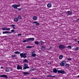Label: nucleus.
<instances>
[{
	"label": "nucleus",
	"instance_id": "53",
	"mask_svg": "<svg viewBox=\"0 0 79 79\" xmlns=\"http://www.w3.org/2000/svg\"><path fill=\"white\" fill-rule=\"evenodd\" d=\"M77 77H79V75L78 76H77Z\"/></svg>",
	"mask_w": 79,
	"mask_h": 79
},
{
	"label": "nucleus",
	"instance_id": "31",
	"mask_svg": "<svg viewBox=\"0 0 79 79\" xmlns=\"http://www.w3.org/2000/svg\"><path fill=\"white\" fill-rule=\"evenodd\" d=\"M67 60L68 61H71L72 60V58H69L67 59Z\"/></svg>",
	"mask_w": 79,
	"mask_h": 79
},
{
	"label": "nucleus",
	"instance_id": "25",
	"mask_svg": "<svg viewBox=\"0 0 79 79\" xmlns=\"http://www.w3.org/2000/svg\"><path fill=\"white\" fill-rule=\"evenodd\" d=\"M35 44L36 45H39V41H35Z\"/></svg>",
	"mask_w": 79,
	"mask_h": 79
},
{
	"label": "nucleus",
	"instance_id": "46",
	"mask_svg": "<svg viewBox=\"0 0 79 79\" xmlns=\"http://www.w3.org/2000/svg\"><path fill=\"white\" fill-rule=\"evenodd\" d=\"M6 37H7L6 36H3V37H4V38H5Z\"/></svg>",
	"mask_w": 79,
	"mask_h": 79
},
{
	"label": "nucleus",
	"instance_id": "12",
	"mask_svg": "<svg viewBox=\"0 0 79 79\" xmlns=\"http://www.w3.org/2000/svg\"><path fill=\"white\" fill-rule=\"evenodd\" d=\"M23 74H24V75L27 76V75H29V73L26 72H24L23 73Z\"/></svg>",
	"mask_w": 79,
	"mask_h": 79
},
{
	"label": "nucleus",
	"instance_id": "55",
	"mask_svg": "<svg viewBox=\"0 0 79 79\" xmlns=\"http://www.w3.org/2000/svg\"><path fill=\"white\" fill-rule=\"evenodd\" d=\"M43 0L44 1V0Z\"/></svg>",
	"mask_w": 79,
	"mask_h": 79
},
{
	"label": "nucleus",
	"instance_id": "43",
	"mask_svg": "<svg viewBox=\"0 0 79 79\" xmlns=\"http://www.w3.org/2000/svg\"><path fill=\"white\" fill-rule=\"evenodd\" d=\"M78 21H79V20H78V19H77V20H74V21H76V22H77L78 23Z\"/></svg>",
	"mask_w": 79,
	"mask_h": 79
},
{
	"label": "nucleus",
	"instance_id": "24",
	"mask_svg": "<svg viewBox=\"0 0 79 79\" xmlns=\"http://www.w3.org/2000/svg\"><path fill=\"white\" fill-rule=\"evenodd\" d=\"M31 57H35L36 56V54H31Z\"/></svg>",
	"mask_w": 79,
	"mask_h": 79
},
{
	"label": "nucleus",
	"instance_id": "7",
	"mask_svg": "<svg viewBox=\"0 0 79 79\" xmlns=\"http://www.w3.org/2000/svg\"><path fill=\"white\" fill-rule=\"evenodd\" d=\"M40 49H41V50H42L43 51H44V50H45L46 48V46L45 45L42 46L40 47Z\"/></svg>",
	"mask_w": 79,
	"mask_h": 79
},
{
	"label": "nucleus",
	"instance_id": "16",
	"mask_svg": "<svg viewBox=\"0 0 79 79\" xmlns=\"http://www.w3.org/2000/svg\"><path fill=\"white\" fill-rule=\"evenodd\" d=\"M60 64L61 66H64V63L62 62Z\"/></svg>",
	"mask_w": 79,
	"mask_h": 79
},
{
	"label": "nucleus",
	"instance_id": "35",
	"mask_svg": "<svg viewBox=\"0 0 79 79\" xmlns=\"http://www.w3.org/2000/svg\"><path fill=\"white\" fill-rule=\"evenodd\" d=\"M79 49V48L78 47L76 48L75 49V50H77Z\"/></svg>",
	"mask_w": 79,
	"mask_h": 79
},
{
	"label": "nucleus",
	"instance_id": "3",
	"mask_svg": "<svg viewBox=\"0 0 79 79\" xmlns=\"http://www.w3.org/2000/svg\"><path fill=\"white\" fill-rule=\"evenodd\" d=\"M21 6V4H13L11 6V7L12 8H14V9H16V10H17L18 9V7H20V6Z\"/></svg>",
	"mask_w": 79,
	"mask_h": 79
},
{
	"label": "nucleus",
	"instance_id": "42",
	"mask_svg": "<svg viewBox=\"0 0 79 79\" xmlns=\"http://www.w3.org/2000/svg\"><path fill=\"white\" fill-rule=\"evenodd\" d=\"M32 24H35V23H37L36 21L34 22H32Z\"/></svg>",
	"mask_w": 79,
	"mask_h": 79
},
{
	"label": "nucleus",
	"instance_id": "28",
	"mask_svg": "<svg viewBox=\"0 0 79 79\" xmlns=\"http://www.w3.org/2000/svg\"><path fill=\"white\" fill-rule=\"evenodd\" d=\"M5 71H6V72H9L10 70L8 68H7L6 69H5Z\"/></svg>",
	"mask_w": 79,
	"mask_h": 79
},
{
	"label": "nucleus",
	"instance_id": "49",
	"mask_svg": "<svg viewBox=\"0 0 79 79\" xmlns=\"http://www.w3.org/2000/svg\"><path fill=\"white\" fill-rule=\"evenodd\" d=\"M31 79H38L37 78H31Z\"/></svg>",
	"mask_w": 79,
	"mask_h": 79
},
{
	"label": "nucleus",
	"instance_id": "33",
	"mask_svg": "<svg viewBox=\"0 0 79 79\" xmlns=\"http://www.w3.org/2000/svg\"><path fill=\"white\" fill-rule=\"evenodd\" d=\"M10 28H8L6 27V31H10Z\"/></svg>",
	"mask_w": 79,
	"mask_h": 79
},
{
	"label": "nucleus",
	"instance_id": "32",
	"mask_svg": "<svg viewBox=\"0 0 79 79\" xmlns=\"http://www.w3.org/2000/svg\"><path fill=\"white\" fill-rule=\"evenodd\" d=\"M10 26L13 27H15V26H16V25L12 24V25H10Z\"/></svg>",
	"mask_w": 79,
	"mask_h": 79
},
{
	"label": "nucleus",
	"instance_id": "34",
	"mask_svg": "<svg viewBox=\"0 0 79 79\" xmlns=\"http://www.w3.org/2000/svg\"><path fill=\"white\" fill-rule=\"evenodd\" d=\"M15 31L14 30H11V32H15Z\"/></svg>",
	"mask_w": 79,
	"mask_h": 79
},
{
	"label": "nucleus",
	"instance_id": "29",
	"mask_svg": "<svg viewBox=\"0 0 79 79\" xmlns=\"http://www.w3.org/2000/svg\"><path fill=\"white\" fill-rule=\"evenodd\" d=\"M32 46H27L26 47V48H32Z\"/></svg>",
	"mask_w": 79,
	"mask_h": 79
},
{
	"label": "nucleus",
	"instance_id": "22",
	"mask_svg": "<svg viewBox=\"0 0 79 79\" xmlns=\"http://www.w3.org/2000/svg\"><path fill=\"white\" fill-rule=\"evenodd\" d=\"M63 55H60L59 56V59L60 60H61L62 58H63Z\"/></svg>",
	"mask_w": 79,
	"mask_h": 79
},
{
	"label": "nucleus",
	"instance_id": "27",
	"mask_svg": "<svg viewBox=\"0 0 79 79\" xmlns=\"http://www.w3.org/2000/svg\"><path fill=\"white\" fill-rule=\"evenodd\" d=\"M67 48H70V49H71L72 48V47H71V45H69L68 46H67Z\"/></svg>",
	"mask_w": 79,
	"mask_h": 79
},
{
	"label": "nucleus",
	"instance_id": "38",
	"mask_svg": "<svg viewBox=\"0 0 79 79\" xmlns=\"http://www.w3.org/2000/svg\"><path fill=\"white\" fill-rule=\"evenodd\" d=\"M11 56L12 57H15V56H16V55H11Z\"/></svg>",
	"mask_w": 79,
	"mask_h": 79
},
{
	"label": "nucleus",
	"instance_id": "54",
	"mask_svg": "<svg viewBox=\"0 0 79 79\" xmlns=\"http://www.w3.org/2000/svg\"><path fill=\"white\" fill-rule=\"evenodd\" d=\"M0 34H1L0 33Z\"/></svg>",
	"mask_w": 79,
	"mask_h": 79
},
{
	"label": "nucleus",
	"instance_id": "21",
	"mask_svg": "<svg viewBox=\"0 0 79 79\" xmlns=\"http://www.w3.org/2000/svg\"><path fill=\"white\" fill-rule=\"evenodd\" d=\"M23 61V63H28L29 62L28 60H27V59H25Z\"/></svg>",
	"mask_w": 79,
	"mask_h": 79
},
{
	"label": "nucleus",
	"instance_id": "4",
	"mask_svg": "<svg viewBox=\"0 0 79 79\" xmlns=\"http://www.w3.org/2000/svg\"><path fill=\"white\" fill-rule=\"evenodd\" d=\"M58 48L60 49H61V50H63L64 49V48H66V46H64V45L60 44L58 46Z\"/></svg>",
	"mask_w": 79,
	"mask_h": 79
},
{
	"label": "nucleus",
	"instance_id": "11",
	"mask_svg": "<svg viewBox=\"0 0 79 79\" xmlns=\"http://www.w3.org/2000/svg\"><path fill=\"white\" fill-rule=\"evenodd\" d=\"M70 65L68 64H66L65 65V66L66 68H69V66Z\"/></svg>",
	"mask_w": 79,
	"mask_h": 79
},
{
	"label": "nucleus",
	"instance_id": "40",
	"mask_svg": "<svg viewBox=\"0 0 79 79\" xmlns=\"http://www.w3.org/2000/svg\"><path fill=\"white\" fill-rule=\"evenodd\" d=\"M35 51H33L31 53H32L33 54H34V53H35Z\"/></svg>",
	"mask_w": 79,
	"mask_h": 79
},
{
	"label": "nucleus",
	"instance_id": "8",
	"mask_svg": "<svg viewBox=\"0 0 79 79\" xmlns=\"http://www.w3.org/2000/svg\"><path fill=\"white\" fill-rule=\"evenodd\" d=\"M0 77H4V78H5L6 79H8V76H7L6 75H4L3 74L2 75H0Z\"/></svg>",
	"mask_w": 79,
	"mask_h": 79
},
{
	"label": "nucleus",
	"instance_id": "45",
	"mask_svg": "<svg viewBox=\"0 0 79 79\" xmlns=\"http://www.w3.org/2000/svg\"><path fill=\"white\" fill-rule=\"evenodd\" d=\"M47 77H52V75H48Z\"/></svg>",
	"mask_w": 79,
	"mask_h": 79
},
{
	"label": "nucleus",
	"instance_id": "44",
	"mask_svg": "<svg viewBox=\"0 0 79 79\" xmlns=\"http://www.w3.org/2000/svg\"><path fill=\"white\" fill-rule=\"evenodd\" d=\"M74 40L75 42H78V41L77 40V39H76L75 40Z\"/></svg>",
	"mask_w": 79,
	"mask_h": 79
},
{
	"label": "nucleus",
	"instance_id": "19",
	"mask_svg": "<svg viewBox=\"0 0 79 79\" xmlns=\"http://www.w3.org/2000/svg\"><path fill=\"white\" fill-rule=\"evenodd\" d=\"M44 43L45 42H44V41H40L39 42V44H40L41 45H43V44H44Z\"/></svg>",
	"mask_w": 79,
	"mask_h": 79
},
{
	"label": "nucleus",
	"instance_id": "26",
	"mask_svg": "<svg viewBox=\"0 0 79 79\" xmlns=\"http://www.w3.org/2000/svg\"><path fill=\"white\" fill-rule=\"evenodd\" d=\"M1 29H2V31H6V27H4V28H2Z\"/></svg>",
	"mask_w": 79,
	"mask_h": 79
},
{
	"label": "nucleus",
	"instance_id": "50",
	"mask_svg": "<svg viewBox=\"0 0 79 79\" xmlns=\"http://www.w3.org/2000/svg\"><path fill=\"white\" fill-rule=\"evenodd\" d=\"M77 42H78V44H79V41H77Z\"/></svg>",
	"mask_w": 79,
	"mask_h": 79
},
{
	"label": "nucleus",
	"instance_id": "36",
	"mask_svg": "<svg viewBox=\"0 0 79 79\" xmlns=\"http://www.w3.org/2000/svg\"><path fill=\"white\" fill-rule=\"evenodd\" d=\"M62 62H63V63H64H64L65 64V63H66V61H65V60H64V61H62Z\"/></svg>",
	"mask_w": 79,
	"mask_h": 79
},
{
	"label": "nucleus",
	"instance_id": "9",
	"mask_svg": "<svg viewBox=\"0 0 79 79\" xmlns=\"http://www.w3.org/2000/svg\"><path fill=\"white\" fill-rule=\"evenodd\" d=\"M52 71L53 73H56L58 72V70H57V69L56 68H54L52 69Z\"/></svg>",
	"mask_w": 79,
	"mask_h": 79
},
{
	"label": "nucleus",
	"instance_id": "6",
	"mask_svg": "<svg viewBox=\"0 0 79 79\" xmlns=\"http://www.w3.org/2000/svg\"><path fill=\"white\" fill-rule=\"evenodd\" d=\"M58 74H66V72H65L63 70H58Z\"/></svg>",
	"mask_w": 79,
	"mask_h": 79
},
{
	"label": "nucleus",
	"instance_id": "30",
	"mask_svg": "<svg viewBox=\"0 0 79 79\" xmlns=\"http://www.w3.org/2000/svg\"><path fill=\"white\" fill-rule=\"evenodd\" d=\"M36 23H35L36 26H39V23H37V22H36Z\"/></svg>",
	"mask_w": 79,
	"mask_h": 79
},
{
	"label": "nucleus",
	"instance_id": "39",
	"mask_svg": "<svg viewBox=\"0 0 79 79\" xmlns=\"http://www.w3.org/2000/svg\"><path fill=\"white\" fill-rule=\"evenodd\" d=\"M22 35V34H18L17 35H18V36H19L20 35V36H21V35Z\"/></svg>",
	"mask_w": 79,
	"mask_h": 79
},
{
	"label": "nucleus",
	"instance_id": "15",
	"mask_svg": "<svg viewBox=\"0 0 79 79\" xmlns=\"http://www.w3.org/2000/svg\"><path fill=\"white\" fill-rule=\"evenodd\" d=\"M33 20H37V17L35 16H33L32 18Z\"/></svg>",
	"mask_w": 79,
	"mask_h": 79
},
{
	"label": "nucleus",
	"instance_id": "52",
	"mask_svg": "<svg viewBox=\"0 0 79 79\" xmlns=\"http://www.w3.org/2000/svg\"><path fill=\"white\" fill-rule=\"evenodd\" d=\"M10 71H13V69H11V70H10Z\"/></svg>",
	"mask_w": 79,
	"mask_h": 79
},
{
	"label": "nucleus",
	"instance_id": "47",
	"mask_svg": "<svg viewBox=\"0 0 79 79\" xmlns=\"http://www.w3.org/2000/svg\"><path fill=\"white\" fill-rule=\"evenodd\" d=\"M13 29H15V27H13Z\"/></svg>",
	"mask_w": 79,
	"mask_h": 79
},
{
	"label": "nucleus",
	"instance_id": "20",
	"mask_svg": "<svg viewBox=\"0 0 79 79\" xmlns=\"http://www.w3.org/2000/svg\"><path fill=\"white\" fill-rule=\"evenodd\" d=\"M22 9H23V7L20 8L19 9V8H18L17 9V10H19V12L21 11L22 10Z\"/></svg>",
	"mask_w": 79,
	"mask_h": 79
},
{
	"label": "nucleus",
	"instance_id": "14",
	"mask_svg": "<svg viewBox=\"0 0 79 79\" xmlns=\"http://www.w3.org/2000/svg\"><path fill=\"white\" fill-rule=\"evenodd\" d=\"M47 6L48 8H51L52 7V4L50 3H48L47 5Z\"/></svg>",
	"mask_w": 79,
	"mask_h": 79
},
{
	"label": "nucleus",
	"instance_id": "13",
	"mask_svg": "<svg viewBox=\"0 0 79 79\" xmlns=\"http://www.w3.org/2000/svg\"><path fill=\"white\" fill-rule=\"evenodd\" d=\"M17 69H22V67L19 66V65H18L17 67Z\"/></svg>",
	"mask_w": 79,
	"mask_h": 79
},
{
	"label": "nucleus",
	"instance_id": "17",
	"mask_svg": "<svg viewBox=\"0 0 79 79\" xmlns=\"http://www.w3.org/2000/svg\"><path fill=\"white\" fill-rule=\"evenodd\" d=\"M67 12L68 13V14H69V15H72V12L71 11H70L69 10L67 11Z\"/></svg>",
	"mask_w": 79,
	"mask_h": 79
},
{
	"label": "nucleus",
	"instance_id": "23",
	"mask_svg": "<svg viewBox=\"0 0 79 79\" xmlns=\"http://www.w3.org/2000/svg\"><path fill=\"white\" fill-rule=\"evenodd\" d=\"M18 19H22V17H21L20 15H19L18 16Z\"/></svg>",
	"mask_w": 79,
	"mask_h": 79
},
{
	"label": "nucleus",
	"instance_id": "48",
	"mask_svg": "<svg viewBox=\"0 0 79 79\" xmlns=\"http://www.w3.org/2000/svg\"><path fill=\"white\" fill-rule=\"evenodd\" d=\"M1 69H3V67H1Z\"/></svg>",
	"mask_w": 79,
	"mask_h": 79
},
{
	"label": "nucleus",
	"instance_id": "1",
	"mask_svg": "<svg viewBox=\"0 0 79 79\" xmlns=\"http://www.w3.org/2000/svg\"><path fill=\"white\" fill-rule=\"evenodd\" d=\"M14 53L15 54H18V55H20V56L22 58H27V56H26V55H27V53H21L20 54V52L19 51H16L14 52Z\"/></svg>",
	"mask_w": 79,
	"mask_h": 79
},
{
	"label": "nucleus",
	"instance_id": "10",
	"mask_svg": "<svg viewBox=\"0 0 79 79\" xmlns=\"http://www.w3.org/2000/svg\"><path fill=\"white\" fill-rule=\"evenodd\" d=\"M10 34H11V33H12V32H11L10 31H3L2 32L3 34H10Z\"/></svg>",
	"mask_w": 79,
	"mask_h": 79
},
{
	"label": "nucleus",
	"instance_id": "18",
	"mask_svg": "<svg viewBox=\"0 0 79 79\" xmlns=\"http://www.w3.org/2000/svg\"><path fill=\"white\" fill-rule=\"evenodd\" d=\"M14 21L15 22H18L19 21V19L18 18H15L14 19Z\"/></svg>",
	"mask_w": 79,
	"mask_h": 79
},
{
	"label": "nucleus",
	"instance_id": "2",
	"mask_svg": "<svg viewBox=\"0 0 79 79\" xmlns=\"http://www.w3.org/2000/svg\"><path fill=\"white\" fill-rule=\"evenodd\" d=\"M35 39L34 38H29L23 41V42L24 43H26V42H32L33 40H34Z\"/></svg>",
	"mask_w": 79,
	"mask_h": 79
},
{
	"label": "nucleus",
	"instance_id": "41",
	"mask_svg": "<svg viewBox=\"0 0 79 79\" xmlns=\"http://www.w3.org/2000/svg\"><path fill=\"white\" fill-rule=\"evenodd\" d=\"M51 77H52L53 78H55V77H56V76H52Z\"/></svg>",
	"mask_w": 79,
	"mask_h": 79
},
{
	"label": "nucleus",
	"instance_id": "51",
	"mask_svg": "<svg viewBox=\"0 0 79 79\" xmlns=\"http://www.w3.org/2000/svg\"><path fill=\"white\" fill-rule=\"evenodd\" d=\"M12 58L13 59H14V57H12Z\"/></svg>",
	"mask_w": 79,
	"mask_h": 79
},
{
	"label": "nucleus",
	"instance_id": "37",
	"mask_svg": "<svg viewBox=\"0 0 79 79\" xmlns=\"http://www.w3.org/2000/svg\"><path fill=\"white\" fill-rule=\"evenodd\" d=\"M49 49H50V50H52V49H53V47H50Z\"/></svg>",
	"mask_w": 79,
	"mask_h": 79
},
{
	"label": "nucleus",
	"instance_id": "5",
	"mask_svg": "<svg viewBox=\"0 0 79 79\" xmlns=\"http://www.w3.org/2000/svg\"><path fill=\"white\" fill-rule=\"evenodd\" d=\"M23 69H29V67L28 66V64H23Z\"/></svg>",
	"mask_w": 79,
	"mask_h": 79
}]
</instances>
